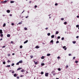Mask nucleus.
Wrapping results in <instances>:
<instances>
[{
    "mask_svg": "<svg viewBox=\"0 0 79 79\" xmlns=\"http://www.w3.org/2000/svg\"><path fill=\"white\" fill-rule=\"evenodd\" d=\"M41 66H44V65H45V64H44V63H43L42 64H41Z\"/></svg>",
    "mask_w": 79,
    "mask_h": 79,
    "instance_id": "obj_19",
    "label": "nucleus"
},
{
    "mask_svg": "<svg viewBox=\"0 0 79 79\" xmlns=\"http://www.w3.org/2000/svg\"><path fill=\"white\" fill-rule=\"evenodd\" d=\"M77 18H79V15H77Z\"/></svg>",
    "mask_w": 79,
    "mask_h": 79,
    "instance_id": "obj_61",
    "label": "nucleus"
},
{
    "mask_svg": "<svg viewBox=\"0 0 79 79\" xmlns=\"http://www.w3.org/2000/svg\"><path fill=\"white\" fill-rule=\"evenodd\" d=\"M58 71H61V69H60V68H58Z\"/></svg>",
    "mask_w": 79,
    "mask_h": 79,
    "instance_id": "obj_45",
    "label": "nucleus"
},
{
    "mask_svg": "<svg viewBox=\"0 0 79 79\" xmlns=\"http://www.w3.org/2000/svg\"><path fill=\"white\" fill-rule=\"evenodd\" d=\"M41 59H44V56H42V57H41Z\"/></svg>",
    "mask_w": 79,
    "mask_h": 79,
    "instance_id": "obj_28",
    "label": "nucleus"
},
{
    "mask_svg": "<svg viewBox=\"0 0 79 79\" xmlns=\"http://www.w3.org/2000/svg\"><path fill=\"white\" fill-rule=\"evenodd\" d=\"M10 43H11V44H13V41H11Z\"/></svg>",
    "mask_w": 79,
    "mask_h": 79,
    "instance_id": "obj_54",
    "label": "nucleus"
},
{
    "mask_svg": "<svg viewBox=\"0 0 79 79\" xmlns=\"http://www.w3.org/2000/svg\"><path fill=\"white\" fill-rule=\"evenodd\" d=\"M3 64H6V62H5V61L3 62Z\"/></svg>",
    "mask_w": 79,
    "mask_h": 79,
    "instance_id": "obj_24",
    "label": "nucleus"
},
{
    "mask_svg": "<svg viewBox=\"0 0 79 79\" xmlns=\"http://www.w3.org/2000/svg\"><path fill=\"white\" fill-rule=\"evenodd\" d=\"M66 68H68V65H67L66 66Z\"/></svg>",
    "mask_w": 79,
    "mask_h": 79,
    "instance_id": "obj_56",
    "label": "nucleus"
},
{
    "mask_svg": "<svg viewBox=\"0 0 79 79\" xmlns=\"http://www.w3.org/2000/svg\"><path fill=\"white\" fill-rule=\"evenodd\" d=\"M15 71H13V72H12V73H14Z\"/></svg>",
    "mask_w": 79,
    "mask_h": 79,
    "instance_id": "obj_55",
    "label": "nucleus"
},
{
    "mask_svg": "<svg viewBox=\"0 0 79 79\" xmlns=\"http://www.w3.org/2000/svg\"><path fill=\"white\" fill-rule=\"evenodd\" d=\"M14 2H15V1H11L10 2L11 3H13Z\"/></svg>",
    "mask_w": 79,
    "mask_h": 79,
    "instance_id": "obj_13",
    "label": "nucleus"
},
{
    "mask_svg": "<svg viewBox=\"0 0 79 79\" xmlns=\"http://www.w3.org/2000/svg\"><path fill=\"white\" fill-rule=\"evenodd\" d=\"M76 38L77 39H78V38H79V36H76Z\"/></svg>",
    "mask_w": 79,
    "mask_h": 79,
    "instance_id": "obj_50",
    "label": "nucleus"
},
{
    "mask_svg": "<svg viewBox=\"0 0 79 79\" xmlns=\"http://www.w3.org/2000/svg\"><path fill=\"white\" fill-rule=\"evenodd\" d=\"M15 54L14 53H13L12 54V55H15Z\"/></svg>",
    "mask_w": 79,
    "mask_h": 79,
    "instance_id": "obj_57",
    "label": "nucleus"
},
{
    "mask_svg": "<svg viewBox=\"0 0 79 79\" xmlns=\"http://www.w3.org/2000/svg\"><path fill=\"white\" fill-rule=\"evenodd\" d=\"M52 74H54L55 73V71H52Z\"/></svg>",
    "mask_w": 79,
    "mask_h": 79,
    "instance_id": "obj_20",
    "label": "nucleus"
},
{
    "mask_svg": "<svg viewBox=\"0 0 79 79\" xmlns=\"http://www.w3.org/2000/svg\"><path fill=\"white\" fill-rule=\"evenodd\" d=\"M7 12L9 13H10V10H7Z\"/></svg>",
    "mask_w": 79,
    "mask_h": 79,
    "instance_id": "obj_9",
    "label": "nucleus"
},
{
    "mask_svg": "<svg viewBox=\"0 0 79 79\" xmlns=\"http://www.w3.org/2000/svg\"><path fill=\"white\" fill-rule=\"evenodd\" d=\"M64 24H65V25H66V24H67V22H64Z\"/></svg>",
    "mask_w": 79,
    "mask_h": 79,
    "instance_id": "obj_23",
    "label": "nucleus"
},
{
    "mask_svg": "<svg viewBox=\"0 0 79 79\" xmlns=\"http://www.w3.org/2000/svg\"><path fill=\"white\" fill-rule=\"evenodd\" d=\"M19 62H18L16 63V65H19Z\"/></svg>",
    "mask_w": 79,
    "mask_h": 79,
    "instance_id": "obj_26",
    "label": "nucleus"
},
{
    "mask_svg": "<svg viewBox=\"0 0 79 79\" xmlns=\"http://www.w3.org/2000/svg\"><path fill=\"white\" fill-rule=\"evenodd\" d=\"M30 57H31V58H33V56H30Z\"/></svg>",
    "mask_w": 79,
    "mask_h": 79,
    "instance_id": "obj_38",
    "label": "nucleus"
},
{
    "mask_svg": "<svg viewBox=\"0 0 79 79\" xmlns=\"http://www.w3.org/2000/svg\"><path fill=\"white\" fill-rule=\"evenodd\" d=\"M17 79H19V76H17Z\"/></svg>",
    "mask_w": 79,
    "mask_h": 79,
    "instance_id": "obj_44",
    "label": "nucleus"
},
{
    "mask_svg": "<svg viewBox=\"0 0 79 79\" xmlns=\"http://www.w3.org/2000/svg\"><path fill=\"white\" fill-rule=\"evenodd\" d=\"M75 58H76V57H74L73 58V60H74V59H75Z\"/></svg>",
    "mask_w": 79,
    "mask_h": 79,
    "instance_id": "obj_51",
    "label": "nucleus"
},
{
    "mask_svg": "<svg viewBox=\"0 0 79 79\" xmlns=\"http://www.w3.org/2000/svg\"><path fill=\"white\" fill-rule=\"evenodd\" d=\"M45 29H46V30H47V29H48V27L46 28H45Z\"/></svg>",
    "mask_w": 79,
    "mask_h": 79,
    "instance_id": "obj_58",
    "label": "nucleus"
},
{
    "mask_svg": "<svg viewBox=\"0 0 79 79\" xmlns=\"http://www.w3.org/2000/svg\"><path fill=\"white\" fill-rule=\"evenodd\" d=\"M45 76L46 77H48V73H46L45 74Z\"/></svg>",
    "mask_w": 79,
    "mask_h": 79,
    "instance_id": "obj_3",
    "label": "nucleus"
},
{
    "mask_svg": "<svg viewBox=\"0 0 79 79\" xmlns=\"http://www.w3.org/2000/svg\"><path fill=\"white\" fill-rule=\"evenodd\" d=\"M7 37H10V35L7 34Z\"/></svg>",
    "mask_w": 79,
    "mask_h": 79,
    "instance_id": "obj_12",
    "label": "nucleus"
},
{
    "mask_svg": "<svg viewBox=\"0 0 79 79\" xmlns=\"http://www.w3.org/2000/svg\"><path fill=\"white\" fill-rule=\"evenodd\" d=\"M21 72H22V73H23V72H24V70L23 69H22L21 70Z\"/></svg>",
    "mask_w": 79,
    "mask_h": 79,
    "instance_id": "obj_18",
    "label": "nucleus"
},
{
    "mask_svg": "<svg viewBox=\"0 0 79 79\" xmlns=\"http://www.w3.org/2000/svg\"><path fill=\"white\" fill-rule=\"evenodd\" d=\"M55 37V35H53L52 36H51V38H54V37Z\"/></svg>",
    "mask_w": 79,
    "mask_h": 79,
    "instance_id": "obj_10",
    "label": "nucleus"
},
{
    "mask_svg": "<svg viewBox=\"0 0 79 79\" xmlns=\"http://www.w3.org/2000/svg\"><path fill=\"white\" fill-rule=\"evenodd\" d=\"M24 30H27V28L25 27L24 28Z\"/></svg>",
    "mask_w": 79,
    "mask_h": 79,
    "instance_id": "obj_32",
    "label": "nucleus"
},
{
    "mask_svg": "<svg viewBox=\"0 0 79 79\" xmlns=\"http://www.w3.org/2000/svg\"><path fill=\"white\" fill-rule=\"evenodd\" d=\"M51 43H52V44H53V40H51L50 41Z\"/></svg>",
    "mask_w": 79,
    "mask_h": 79,
    "instance_id": "obj_21",
    "label": "nucleus"
},
{
    "mask_svg": "<svg viewBox=\"0 0 79 79\" xmlns=\"http://www.w3.org/2000/svg\"><path fill=\"white\" fill-rule=\"evenodd\" d=\"M10 16H12V15L11 14H10Z\"/></svg>",
    "mask_w": 79,
    "mask_h": 79,
    "instance_id": "obj_60",
    "label": "nucleus"
},
{
    "mask_svg": "<svg viewBox=\"0 0 79 79\" xmlns=\"http://www.w3.org/2000/svg\"><path fill=\"white\" fill-rule=\"evenodd\" d=\"M64 37H62V38H61V40H64Z\"/></svg>",
    "mask_w": 79,
    "mask_h": 79,
    "instance_id": "obj_39",
    "label": "nucleus"
},
{
    "mask_svg": "<svg viewBox=\"0 0 79 79\" xmlns=\"http://www.w3.org/2000/svg\"><path fill=\"white\" fill-rule=\"evenodd\" d=\"M11 25L12 26H14V23H11Z\"/></svg>",
    "mask_w": 79,
    "mask_h": 79,
    "instance_id": "obj_48",
    "label": "nucleus"
},
{
    "mask_svg": "<svg viewBox=\"0 0 79 79\" xmlns=\"http://www.w3.org/2000/svg\"><path fill=\"white\" fill-rule=\"evenodd\" d=\"M57 38L58 39H60V36L57 37Z\"/></svg>",
    "mask_w": 79,
    "mask_h": 79,
    "instance_id": "obj_41",
    "label": "nucleus"
},
{
    "mask_svg": "<svg viewBox=\"0 0 79 79\" xmlns=\"http://www.w3.org/2000/svg\"><path fill=\"white\" fill-rule=\"evenodd\" d=\"M47 35H48V36H50V33H48Z\"/></svg>",
    "mask_w": 79,
    "mask_h": 79,
    "instance_id": "obj_16",
    "label": "nucleus"
},
{
    "mask_svg": "<svg viewBox=\"0 0 79 79\" xmlns=\"http://www.w3.org/2000/svg\"><path fill=\"white\" fill-rule=\"evenodd\" d=\"M21 68H19L17 69V71H19V70H21Z\"/></svg>",
    "mask_w": 79,
    "mask_h": 79,
    "instance_id": "obj_6",
    "label": "nucleus"
},
{
    "mask_svg": "<svg viewBox=\"0 0 79 79\" xmlns=\"http://www.w3.org/2000/svg\"><path fill=\"white\" fill-rule=\"evenodd\" d=\"M39 46H36L35 47V48H39Z\"/></svg>",
    "mask_w": 79,
    "mask_h": 79,
    "instance_id": "obj_7",
    "label": "nucleus"
},
{
    "mask_svg": "<svg viewBox=\"0 0 79 79\" xmlns=\"http://www.w3.org/2000/svg\"><path fill=\"white\" fill-rule=\"evenodd\" d=\"M19 63H23V61L22 60L19 61Z\"/></svg>",
    "mask_w": 79,
    "mask_h": 79,
    "instance_id": "obj_11",
    "label": "nucleus"
},
{
    "mask_svg": "<svg viewBox=\"0 0 79 79\" xmlns=\"http://www.w3.org/2000/svg\"><path fill=\"white\" fill-rule=\"evenodd\" d=\"M34 63H35V64H37V62L34 61Z\"/></svg>",
    "mask_w": 79,
    "mask_h": 79,
    "instance_id": "obj_14",
    "label": "nucleus"
},
{
    "mask_svg": "<svg viewBox=\"0 0 79 79\" xmlns=\"http://www.w3.org/2000/svg\"><path fill=\"white\" fill-rule=\"evenodd\" d=\"M2 33H3V32H2V30H0V34H1L0 35V36L1 37H2L3 36V34H2Z\"/></svg>",
    "mask_w": 79,
    "mask_h": 79,
    "instance_id": "obj_1",
    "label": "nucleus"
},
{
    "mask_svg": "<svg viewBox=\"0 0 79 79\" xmlns=\"http://www.w3.org/2000/svg\"><path fill=\"white\" fill-rule=\"evenodd\" d=\"M43 44H44V45H45V43H42Z\"/></svg>",
    "mask_w": 79,
    "mask_h": 79,
    "instance_id": "obj_64",
    "label": "nucleus"
},
{
    "mask_svg": "<svg viewBox=\"0 0 79 79\" xmlns=\"http://www.w3.org/2000/svg\"><path fill=\"white\" fill-rule=\"evenodd\" d=\"M28 16H26V18H28Z\"/></svg>",
    "mask_w": 79,
    "mask_h": 79,
    "instance_id": "obj_59",
    "label": "nucleus"
},
{
    "mask_svg": "<svg viewBox=\"0 0 79 79\" xmlns=\"http://www.w3.org/2000/svg\"><path fill=\"white\" fill-rule=\"evenodd\" d=\"M28 42V40H27L26 41H25L24 42V44H26V43H27V42Z\"/></svg>",
    "mask_w": 79,
    "mask_h": 79,
    "instance_id": "obj_5",
    "label": "nucleus"
},
{
    "mask_svg": "<svg viewBox=\"0 0 79 79\" xmlns=\"http://www.w3.org/2000/svg\"><path fill=\"white\" fill-rule=\"evenodd\" d=\"M76 26L77 27H79V25H76Z\"/></svg>",
    "mask_w": 79,
    "mask_h": 79,
    "instance_id": "obj_37",
    "label": "nucleus"
},
{
    "mask_svg": "<svg viewBox=\"0 0 79 79\" xmlns=\"http://www.w3.org/2000/svg\"><path fill=\"white\" fill-rule=\"evenodd\" d=\"M55 6H57L58 5V3H56L55 4Z\"/></svg>",
    "mask_w": 79,
    "mask_h": 79,
    "instance_id": "obj_43",
    "label": "nucleus"
},
{
    "mask_svg": "<svg viewBox=\"0 0 79 79\" xmlns=\"http://www.w3.org/2000/svg\"><path fill=\"white\" fill-rule=\"evenodd\" d=\"M3 39L1 38L0 40H2Z\"/></svg>",
    "mask_w": 79,
    "mask_h": 79,
    "instance_id": "obj_62",
    "label": "nucleus"
},
{
    "mask_svg": "<svg viewBox=\"0 0 79 79\" xmlns=\"http://www.w3.org/2000/svg\"><path fill=\"white\" fill-rule=\"evenodd\" d=\"M73 44H74L76 43V41H73Z\"/></svg>",
    "mask_w": 79,
    "mask_h": 79,
    "instance_id": "obj_36",
    "label": "nucleus"
},
{
    "mask_svg": "<svg viewBox=\"0 0 79 79\" xmlns=\"http://www.w3.org/2000/svg\"><path fill=\"white\" fill-rule=\"evenodd\" d=\"M7 2V1H5L3 2V3H6Z\"/></svg>",
    "mask_w": 79,
    "mask_h": 79,
    "instance_id": "obj_34",
    "label": "nucleus"
},
{
    "mask_svg": "<svg viewBox=\"0 0 79 79\" xmlns=\"http://www.w3.org/2000/svg\"><path fill=\"white\" fill-rule=\"evenodd\" d=\"M7 56H10V54H8L7 55Z\"/></svg>",
    "mask_w": 79,
    "mask_h": 79,
    "instance_id": "obj_42",
    "label": "nucleus"
},
{
    "mask_svg": "<svg viewBox=\"0 0 79 79\" xmlns=\"http://www.w3.org/2000/svg\"><path fill=\"white\" fill-rule=\"evenodd\" d=\"M60 56H58V57H57V59H60Z\"/></svg>",
    "mask_w": 79,
    "mask_h": 79,
    "instance_id": "obj_46",
    "label": "nucleus"
},
{
    "mask_svg": "<svg viewBox=\"0 0 79 79\" xmlns=\"http://www.w3.org/2000/svg\"><path fill=\"white\" fill-rule=\"evenodd\" d=\"M47 56H50V54H48L47 55Z\"/></svg>",
    "mask_w": 79,
    "mask_h": 79,
    "instance_id": "obj_15",
    "label": "nucleus"
},
{
    "mask_svg": "<svg viewBox=\"0 0 79 79\" xmlns=\"http://www.w3.org/2000/svg\"><path fill=\"white\" fill-rule=\"evenodd\" d=\"M20 48H23V46H22V45L20 46Z\"/></svg>",
    "mask_w": 79,
    "mask_h": 79,
    "instance_id": "obj_29",
    "label": "nucleus"
},
{
    "mask_svg": "<svg viewBox=\"0 0 79 79\" xmlns=\"http://www.w3.org/2000/svg\"><path fill=\"white\" fill-rule=\"evenodd\" d=\"M6 26V24L4 23L3 25V27H5Z\"/></svg>",
    "mask_w": 79,
    "mask_h": 79,
    "instance_id": "obj_25",
    "label": "nucleus"
},
{
    "mask_svg": "<svg viewBox=\"0 0 79 79\" xmlns=\"http://www.w3.org/2000/svg\"><path fill=\"white\" fill-rule=\"evenodd\" d=\"M10 65H7L6 66V68H10Z\"/></svg>",
    "mask_w": 79,
    "mask_h": 79,
    "instance_id": "obj_4",
    "label": "nucleus"
},
{
    "mask_svg": "<svg viewBox=\"0 0 79 79\" xmlns=\"http://www.w3.org/2000/svg\"><path fill=\"white\" fill-rule=\"evenodd\" d=\"M7 62V63H10V62H11V61L10 60H8Z\"/></svg>",
    "mask_w": 79,
    "mask_h": 79,
    "instance_id": "obj_22",
    "label": "nucleus"
},
{
    "mask_svg": "<svg viewBox=\"0 0 79 79\" xmlns=\"http://www.w3.org/2000/svg\"><path fill=\"white\" fill-rule=\"evenodd\" d=\"M61 21H63V20H64V19L63 18H62L61 19Z\"/></svg>",
    "mask_w": 79,
    "mask_h": 79,
    "instance_id": "obj_35",
    "label": "nucleus"
},
{
    "mask_svg": "<svg viewBox=\"0 0 79 79\" xmlns=\"http://www.w3.org/2000/svg\"><path fill=\"white\" fill-rule=\"evenodd\" d=\"M69 56H71V54H69Z\"/></svg>",
    "mask_w": 79,
    "mask_h": 79,
    "instance_id": "obj_49",
    "label": "nucleus"
},
{
    "mask_svg": "<svg viewBox=\"0 0 79 79\" xmlns=\"http://www.w3.org/2000/svg\"><path fill=\"white\" fill-rule=\"evenodd\" d=\"M37 6L36 5L35 6V8H37Z\"/></svg>",
    "mask_w": 79,
    "mask_h": 79,
    "instance_id": "obj_53",
    "label": "nucleus"
},
{
    "mask_svg": "<svg viewBox=\"0 0 79 79\" xmlns=\"http://www.w3.org/2000/svg\"><path fill=\"white\" fill-rule=\"evenodd\" d=\"M75 63H78V61L77 60L75 61Z\"/></svg>",
    "mask_w": 79,
    "mask_h": 79,
    "instance_id": "obj_30",
    "label": "nucleus"
},
{
    "mask_svg": "<svg viewBox=\"0 0 79 79\" xmlns=\"http://www.w3.org/2000/svg\"><path fill=\"white\" fill-rule=\"evenodd\" d=\"M14 65H15V64H14V63L12 64V65H11L12 66H14Z\"/></svg>",
    "mask_w": 79,
    "mask_h": 79,
    "instance_id": "obj_31",
    "label": "nucleus"
},
{
    "mask_svg": "<svg viewBox=\"0 0 79 79\" xmlns=\"http://www.w3.org/2000/svg\"><path fill=\"white\" fill-rule=\"evenodd\" d=\"M22 22H19V23L18 24H22Z\"/></svg>",
    "mask_w": 79,
    "mask_h": 79,
    "instance_id": "obj_27",
    "label": "nucleus"
},
{
    "mask_svg": "<svg viewBox=\"0 0 79 79\" xmlns=\"http://www.w3.org/2000/svg\"><path fill=\"white\" fill-rule=\"evenodd\" d=\"M41 74H44V72H42L41 73Z\"/></svg>",
    "mask_w": 79,
    "mask_h": 79,
    "instance_id": "obj_33",
    "label": "nucleus"
},
{
    "mask_svg": "<svg viewBox=\"0 0 79 79\" xmlns=\"http://www.w3.org/2000/svg\"><path fill=\"white\" fill-rule=\"evenodd\" d=\"M59 33V32H58V31H56V34H58Z\"/></svg>",
    "mask_w": 79,
    "mask_h": 79,
    "instance_id": "obj_17",
    "label": "nucleus"
},
{
    "mask_svg": "<svg viewBox=\"0 0 79 79\" xmlns=\"http://www.w3.org/2000/svg\"><path fill=\"white\" fill-rule=\"evenodd\" d=\"M63 49H64V50H66V49H67V48L66 47V46H63Z\"/></svg>",
    "mask_w": 79,
    "mask_h": 79,
    "instance_id": "obj_2",
    "label": "nucleus"
},
{
    "mask_svg": "<svg viewBox=\"0 0 79 79\" xmlns=\"http://www.w3.org/2000/svg\"><path fill=\"white\" fill-rule=\"evenodd\" d=\"M14 77H16V76H17V74L16 73L14 74Z\"/></svg>",
    "mask_w": 79,
    "mask_h": 79,
    "instance_id": "obj_8",
    "label": "nucleus"
},
{
    "mask_svg": "<svg viewBox=\"0 0 79 79\" xmlns=\"http://www.w3.org/2000/svg\"><path fill=\"white\" fill-rule=\"evenodd\" d=\"M55 74H56V73H55L53 74V76H55Z\"/></svg>",
    "mask_w": 79,
    "mask_h": 79,
    "instance_id": "obj_47",
    "label": "nucleus"
},
{
    "mask_svg": "<svg viewBox=\"0 0 79 79\" xmlns=\"http://www.w3.org/2000/svg\"><path fill=\"white\" fill-rule=\"evenodd\" d=\"M59 43V41H57L56 42V44H58Z\"/></svg>",
    "mask_w": 79,
    "mask_h": 79,
    "instance_id": "obj_40",
    "label": "nucleus"
},
{
    "mask_svg": "<svg viewBox=\"0 0 79 79\" xmlns=\"http://www.w3.org/2000/svg\"><path fill=\"white\" fill-rule=\"evenodd\" d=\"M23 75H21L20 77H23Z\"/></svg>",
    "mask_w": 79,
    "mask_h": 79,
    "instance_id": "obj_63",
    "label": "nucleus"
},
{
    "mask_svg": "<svg viewBox=\"0 0 79 79\" xmlns=\"http://www.w3.org/2000/svg\"><path fill=\"white\" fill-rule=\"evenodd\" d=\"M6 47V46H3L2 47V48H5V47Z\"/></svg>",
    "mask_w": 79,
    "mask_h": 79,
    "instance_id": "obj_52",
    "label": "nucleus"
}]
</instances>
